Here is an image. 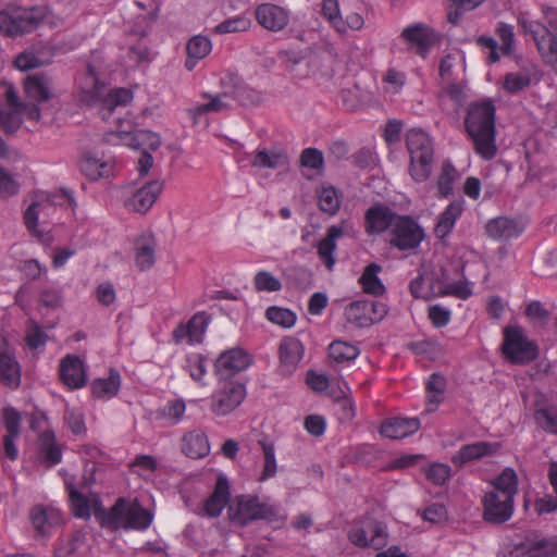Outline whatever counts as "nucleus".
<instances>
[{"instance_id":"obj_3","label":"nucleus","mask_w":557,"mask_h":557,"mask_svg":"<svg viewBox=\"0 0 557 557\" xmlns=\"http://www.w3.org/2000/svg\"><path fill=\"white\" fill-rule=\"evenodd\" d=\"M518 493V476L513 469L506 468L493 482V490L485 493L483 519L492 524L508 521L513 512L515 496Z\"/></svg>"},{"instance_id":"obj_38","label":"nucleus","mask_w":557,"mask_h":557,"mask_svg":"<svg viewBox=\"0 0 557 557\" xmlns=\"http://www.w3.org/2000/svg\"><path fill=\"white\" fill-rule=\"evenodd\" d=\"M39 453L48 466L58 465L62 459L61 448L51 431L44 432L39 437Z\"/></svg>"},{"instance_id":"obj_64","label":"nucleus","mask_w":557,"mask_h":557,"mask_svg":"<svg viewBox=\"0 0 557 557\" xmlns=\"http://www.w3.org/2000/svg\"><path fill=\"white\" fill-rule=\"evenodd\" d=\"M557 556V536L539 537V545L533 557H555Z\"/></svg>"},{"instance_id":"obj_8","label":"nucleus","mask_w":557,"mask_h":557,"mask_svg":"<svg viewBox=\"0 0 557 557\" xmlns=\"http://www.w3.org/2000/svg\"><path fill=\"white\" fill-rule=\"evenodd\" d=\"M228 515L233 522L244 527L258 519L274 521L277 518L278 509L275 506L261 503L258 497L239 495L228 507Z\"/></svg>"},{"instance_id":"obj_57","label":"nucleus","mask_w":557,"mask_h":557,"mask_svg":"<svg viewBox=\"0 0 557 557\" xmlns=\"http://www.w3.org/2000/svg\"><path fill=\"white\" fill-rule=\"evenodd\" d=\"M44 201H34L24 213V223L26 228L36 237L42 238L44 232L38 230V218Z\"/></svg>"},{"instance_id":"obj_31","label":"nucleus","mask_w":557,"mask_h":557,"mask_svg":"<svg viewBox=\"0 0 557 557\" xmlns=\"http://www.w3.org/2000/svg\"><path fill=\"white\" fill-rule=\"evenodd\" d=\"M212 49L211 40L201 35L191 37L186 45L187 59L185 67L193 71L197 62L206 58Z\"/></svg>"},{"instance_id":"obj_35","label":"nucleus","mask_w":557,"mask_h":557,"mask_svg":"<svg viewBox=\"0 0 557 557\" xmlns=\"http://www.w3.org/2000/svg\"><path fill=\"white\" fill-rule=\"evenodd\" d=\"M539 537L540 534L533 530L517 535L512 541L510 555L513 557H533L539 545Z\"/></svg>"},{"instance_id":"obj_24","label":"nucleus","mask_w":557,"mask_h":557,"mask_svg":"<svg viewBox=\"0 0 557 557\" xmlns=\"http://www.w3.org/2000/svg\"><path fill=\"white\" fill-rule=\"evenodd\" d=\"M533 81H539V67L529 62L520 71L507 73L504 77L503 88L509 94H517L528 88Z\"/></svg>"},{"instance_id":"obj_17","label":"nucleus","mask_w":557,"mask_h":557,"mask_svg":"<svg viewBox=\"0 0 557 557\" xmlns=\"http://www.w3.org/2000/svg\"><path fill=\"white\" fill-rule=\"evenodd\" d=\"M24 91L26 98L39 108L42 102L49 101L54 97L53 84L51 77L47 74L38 73L26 77L24 82Z\"/></svg>"},{"instance_id":"obj_12","label":"nucleus","mask_w":557,"mask_h":557,"mask_svg":"<svg viewBox=\"0 0 557 557\" xmlns=\"http://www.w3.org/2000/svg\"><path fill=\"white\" fill-rule=\"evenodd\" d=\"M245 397V385L226 379L222 387L212 396L211 410L218 416H226L235 410Z\"/></svg>"},{"instance_id":"obj_56","label":"nucleus","mask_w":557,"mask_h":557,"mask_svg":"<svg viewBox=\"0 0 557 557\" xmlns=\"http://www.w3.org/2000/svg\"><path fill=\"white\" fill-rule=\"evenodd\" d=\"M341 206L337 191L333 187L323 188L319 194V207L322 211L333 215Z\"/></svg>"},{"instance_id":"obj_61","label":"nucleus","mask_w":557,"mask_h":557,"mask_svg":"<svg viewBox=\"0 0 557 557\" xmlns=\"http://www.w3.org/2000/svg\"><path fill=\"white\" fill-rule=\"evenodd\" d=\"M20 185L2 166H0V197L8 198L18 193Z\"/></svg>"},{"instance_id":"obj_19","label":"nucleus","mask_w":557,"mask_h":557,"mask_svg":"<svg viewBox=\"0 0 557 557\" xmlns=\"http://www.w3.org/2000/svg\"><path fill=\"white\" fill-rule=\"evenodd\" d=\"M52 57L50 47L39 42L17 54L14 64L21 71H29L50 64Z\"/></svg>"},{"instance_id":"obj_16","label":"nucleus","mask_w":557,"mask_h":557,"mask_svg":"<svg viewBox=\"0 0 557 557\" xmlns=\"http://www.w3.org/2000/svg\"><path fill=\"white\" fill-rule=\"evenodd\" d=\"M210 318L206 312H197L187 323H181L173 331L176 344L187 341L189 344L201 343Z\"/></svg>"},{"instance_id":"obj_32","label":"nucleus","mask_w":557,"mask_h":557,"mask_svg":"<svg viewBox=\"0 0 557 557\" xmlns=\"http://www.w3.org/2000/svg\"><path fill=\"white\" fill-rule=\"evenodd\" d=\"M182 451L193 459L207 456L210 451V445L207 436L198 431L185 434L182 440Z\"/></svg>"},{"instance_id":"obj_21","label":"nucleus","mask_w":557,"mask_h":557,"mask_svg":"<svg viewBox=\"0 0 557 557\" xmlns=\"http://www.w3.org/2000/svg\"><path fill=\"white\" fill-rule=\"evenodd\" d=\"M499 448L500 444L497 442H476L463 445L459 451L451 457V462L460 468L467 462L475 461L486 456H493Z\"/></svg>"},{"instance_id":"obj_37","label":"nucleus","mask_w":557,"mask_h":557,"mask_svg":"<svg viewBox=\"0 0 557 557\" xmlns=\"http://www.w3.org/2000/svg\"><path fill=\"white\" fill-rule=\"evenodd\" d=\"M0 382L12 389L21 385V366L15 356L0 359Z\"/></svg>"},{"instance_id":"obj_29","label":"nucleus","mask_w":557,"mask_h":557,"mask_svg":"<svg viewBox=\"0 0 557 557\" xmlns=\"http://www.w3.org/2000/svg\"><path fill=\"white\" fill-rule=\"evenodd\" d=\"M231 497L230 484L224 475H219L211 496L205 504V511L209 517L215 518L221 515Z\"/></svg>"},{"instance_id":"obj_42","label":"nucleus","mask_w":557,"mask_h":557,"mask_svg":"<svg viewBox=\"0 0 557 557\" xmlns=\"http://www.w3.org/2000/svg\"><path fill=\"white\" fill-rule=\"evenodd\" d=\"M4 96H5L7 103L12 109L25 111V115L28 119L34 120L36 122L40 121V119H41L40 109L35 104H29V103L21 101L15 88L12 85L8 86Z\"/></svg>"},{"instance_id":"obj_2","label":"nucleus","mask_w":557,"mask_h":557,"mask_svg":"<svg viewBox=\"0 0 557 557\" xmlns=\"http://www.w3.org/2000/svg\"><path fill=\"white\" fill-rule=\"evenodd\" d=\"M496 108L492 100L472 102L469 104L465 117V127L472 139L475 152L484 160H492L497 152Z\"/></svg>"},{"instance_id":"obj_9","label":"nucleus","mask_w":557,"mask_h":557,"mask_svg":"<svg viewBox=\"0 0 557 557\" xmlns=\"http://www.w3.org/2000/svg\"><path fill=\"white\" fill-rule=\"evenodd\" d=\"M502 352L513 364H527L539 357L536 344L528 341L520 326H506L504 329Z\"/></svg>"},{"instance_id":"obj_58","label":"nucleus","mask_w":557,"mask_h":557,"mask_svg":"<svg viewBox=\"0 0 557 557\" xmlns=\"http://www.w3.org/2000/svg\"><path fill=\"white\" fill-rule=\"evenodd\" d=\"M322 12L323 15L339 33L346 32V24L344 23V20L339 15L337 0H323Z\"/></svg>"},{"instance_id":"obj_5","label":"nucleus","mask_w":557,"mask_h":557,"mask_svg":"<svg viewBox=\"0 0 557 557\" xmlns=\"http://www.w3.org/2000/svg\"><path fill=\"white\" fill-rule=\"evenodd\" d=\"M92 506L94 516L100 525L112 531L120 528L145 530L152 521V515L137 502L128 504L124 498H120L107 511L101 506L99 498H97L94 500Z\"/></svg>"},{"instance_id":"obj_43","label":"nucleus","mask_w":557,"mask_h":557,"mask_svg":"<svg viewBox=\"0 0 557 557\" xmlns=\"http://www.w3.org/2000/svg\"><path fill=\"white\" fill-rule=\"evenodd\" d=\"M345 317L348 322L354 323L358 327L371 325V318L368 317L367 300L350 302L345 309Z\"/></svg>"},{"instance_id":"obj_7","label":"nucleus","mask_w":557,"mask_h":557,"mask_svg":"<svg viewBox=\"0 0 557 557\" xmlns=\"http://www.w3.org/2000/svg\"><path fill=\"white\" fill-rule=\"evenodd\" d=\"M46 15L45 7H10L0 12V32L10 37L30 33L38 27Z\"/></svg>"},{"instance_id":"obj_60","label":"nucleus","mask_w":557,"mask_h":557,"mask_svg":"<svg viewBox=\"0 0 557 557\" xmlns=\"http://www.w3.org/2000/svg\"><path fill=\"white\" fill-rule=\"evenodd\" d=\"M3 422L7 430L5 435L20 436L21 414L12 408L7 407L3 409Z\"/></svg>"},{"instance_id":"obj_63","label":"nucleus","mask_w":557,"mask_h":557,"mask_svg":"<svg viewBox=\"0 0 557 557\" xmlns=\"http://www.w3.org/2000/svg\"><path fill=\"white\" fill-rule=\"evenodd\" d=\"M497 35L502 41V52L504 54H509L512 51L515 44L513 27L509 24L500 23L497 27Z\"/></svg>"},{"instance_id":"obj_14","label":"nucleus","mask_w":557,"mask_h":557,"mask_svg":"<svg viewBox=\"0 0 557 557\" xmlns=\"http://www.w3.org/2000/svg\"><path fill=\"white\" fill-rule=\"evenodd\" d=\"M400 36L410 45V48L414 49L422 58H425L429 49L434 46L438 39L437 34L431 27L422 23L406 27Z\"/></svg>"},{"instance_id":"obj_33","label":"nucleus","mask_w":557,"mask_h":557,"mask_svg":"<svg viewBox=\"0 0 557 557\" xmlns=\"http://www.w3.org/2000/svg\"><path fill=\"white\" fill-rule=\"evenodd\" d=\"M79 169L90 181H97L110 175L111 166L90 151L83 153Z\"/></svg>"},{"instance_id":"obj_23","label":"nucleus","mask_w":557,"mask_h":557,"mask_svg":"<svg viewBox=\"0 0 557 557\" xmlns=\"http://www.w3.org/2000/svg\"><path fill=\"white\" fill-rule=\"evenodd\" d=\"M485 232L494 240L506 242L518 237L523 232V225L515 219L498 216L485 224Z\"/></svg>"},{"instance_id":"obj_11","label":"nucleus","mask_w":557,"mask_h":557,"mask_svg":"<svg viewBox=\"0 0 557 557\" xmlns=\"http://www.w3.org/2000/svg\"><path fill=\"white\" fill-rule=\"evenodd\" d=\"M534 420L546 433L557 435V393L536 392L534 394Z\"/></svg>"},{"instance_id":"obj_41","label":"nucleus","mask_w":557,"mask_h":557,"mask_svg":"<svg viewBox=\"0 0 557 557\" xmlns=\"http://www.w3.org/2000/svg\"><path fill=\"white\" fill-rule=\"evenodd\" d=\"M380 271L381 267L376 263H370L366 267L359 282L367 294L382 296L385 293V286L377 276Z\"/></svg>"},{"instance_id":"obj_1","label":"nucleus","mask_w":557,"mask_h":557,"mask_svg":"<svg viewBox=\"0 0 557 557\" xmlns=\"http://www.w3.org/2000/svg\"><path fill=\"white\" fill-rule=\"evenodd\" d=\"M364 230L370 236L386 233L389 247L401 252L417 250L425 238V232L416 219L398 214L384 203L367 209Z\"/></svg>"},{"instance_id":"obj_6","label":"nucleus","mask_w":557,"mask_h":557,"mask_svg":"<svg viewBox=\"0 0 557 557\" xmlns=\"http://www.w3.org/2000/svg\"><path fill=\"white\" fill-rule=\"evenodd\" d=\"M410 154L409 174L417 183L429 180L434 163V146L430 136L422 129L412 128L406 136Z\"/></svg>"},{"instance_id":"obj_25","label":"nucleus","mask_w":557,"mask_h":557,"mask_svg":"<svg viewBox=\"0 0 557 557\" xmlns=\"http://www.w3.org/2000/svg\"><path fill=\"white\" fill-rule=\"evenodd\" d=\"M548 18V25L542 24V32L547 38L546 52H543L544 62L557 73V11L553 8H547L544 11Z\"/></svg>"},{"instance_id":"obj_13","label":"nucleus","mask_w":557,"mask_h":557,"mask_svg":"<svg viewBox=\"0 0 557 557\" xmlns=\"http://www.w3.org/2000/svg\"><path fill=\"white\" fill-rule=\"evenodd\" d=\"M163 185L160 180L147 182L124 200L125 209L129 212L146 214L161 195Z\"/></svg>"},{"instance_id":"obj_15","label":"nucleus","mask_w":557,"mask_h":557,"mask_svg":"<svg viewBox=\"0 0 557 557\" xmlns=\"http://www.w3.org/2000/svg\"><path fill=\"white\" fill-rule=\"evenodd\" d=\"M251 363L250 356L240 348L224 351L216 360V374L220 380H226L237 372L244 371Z\"/></svg>"},{"instance_id":"obj_10","label":"nucleus","mask_w":557,"mask_h":557,"mask_svg":"<svg viewBox=\"0 0 557 557\" xmlns=\"http://www.w3.org/2000/svg\"><path fill=\"white\" fill-rule=\"evenodd\" d=\"M351 544L358 547L380 549L387 543V532L383 523L364 518L354 523L347 534Z\"/></svg>"},{"instance_id":"obj_27","label":"nucleus","mask_w":557,"mask_h":557,"mask_svg":"<svg viewBox=\"0 0 557 557\" xmlns=\"http://www.w3.org/2000/svg\"><path fill=\"white\" fill-rule=\"evenodd\" d=\"M420 429V420L418 418H392L385 420L380 433L392 440H401Z\"/></svg>"},{"instance_id":"obj_51","label":"nucleus","mask_w":557,"mask_h":557,"mask_svg":"<svg viewBox=\"0 0 557 557\" xmlns=\"http://www.w3.org/2000/svg\"><path fill=\"white\" fill-rule=\"evenodd\" d=\"M265 317L269 321L283 327H292L296 322V314L293 311L275 306L267 309Z\"/></svg>"},{"instance_id":"obj_28","label":"nucleus","mask_w":557,"mask_h":557,"mask_svg":"<svg viewBox=\"0 0 557 557\" xmlns=\"http://www.w3.org/2000/svg\"><path fill=\"white\" fill-rule=\"evenodd\" d=\"M304 356V346L300 341L287 337L280 345L281 369L285 374L295 371Z\"/></svg>"},{"instance_id":"obj_50","label":"nucleus","mask_w":557,"mask_h":557,"mask_svg":"<svg viewBox=\"0 0 557 557\" xmlns=\"http://www.w3.org/2000/svg\"><path fill=\"white\" fill-rule=\"evenodd\" d=\"M260 445L262 447L263 457H264L263 471L261 473L260 481H264L270 478H273L276 474L277 465H276L274 445L271 443H267L264 441H261Z\"/></svg>"},{"instance_id":"obj_55","label":"nucleus","mask_w":557,"mask_h":557,"mask_svg":"<svg viewBox=\"0 0 557 557\" xmlns=\"http://www.w3.org/2000/svg\"><path fill=\"white\" fill-rule=\"evenodd\" d=\"M250 20L245 15H238L228 20H225L215 26L216 34H230L245 32L250 27Z\"/></svg>"},{"instance_id":"obj_48","label":"nucleus","mask_w":557,"mask_h":557,"mask_svg":"<svg viewBox=\"0 0 557 557\" xmlns=\"http://www.w3.org/2000/svg\"><path fill=\"white\" fill-rule=\"evenodd\" d=\"M136 265L140 271L150 269L156 261L154 244L138 243L135 255Z\"/></svg>"},{"instance_id":"obj_20","label":"nucleus","mask_w":557,"mask_h":557,"mask_svg":"<svg viewBox=\"0 0 557 557\" xmlns=\"http://www.w3.org/2000/svg\"><path fill=\"white\" fill-rule=\"evenodd\" d=\"M29 519L36 534L40 536L48 535L53 528L60 525L62 522L60 510L41 505L30 509Z\"/></svg>"},{"instance_id":"obj_45","label":"nucleus","mask_w":557,"mask_h":557,"mask_svg":"<svg viewBox=\"0 0 557 557\" xmlns=\"http://www.w3.org/2000/svg\"><path fill=\"white\" fill-rule=\"evenodd\" d=\"M341 98L348 110H356L370 100V95L358 85H354L352 87L343 89Z\"/></svg>"},{"instance_id":"obj_18","label":"nucleus","mask_w":557,"mask_h":557,"mask_svg":"<svg viewBox=\"0 0 557 557\" xmlns=\"http://www.w3.org/2000/svg\"><path fill=\"white\" fill-rule=\"evenodd\" d=\"M256 20L270 32H281L289 23V11L272 3H262L256 9Z\"/></svg>"},{"instance_id":"obj_53","label":"nucleus","mask_w":557,"mask_h":557,"mask_svg":"<svg viewBox=\"0 0 557 557\" xmlns=\"http://www.w3.org/2000/svg\"><path fill=\"white\" fill-rule=\"evenodd\" d=\"M25 341L30 349H37L47 343L48 335L35 320L30 319L28 321Z\"/></svg>"},{"instance_id":"obj_54","label":"nucleus","mask_w":557,"mask_h":557,"mask_svg":"<svg viewBox=\"0 0 557 557\" xmlns=\"http://www.w3.org/2000/svg\"><path fill=\"white\" fill-rule=\"evenodd\" d=\"M253 285L258 292H278L282 283L269 271H259L253 277Z\"/></svg>"},{"instance_id":"obj_47","label":"nucleus","mask_w":557,"mask_h":557,"mask_svg":"<svg viewBox=\"0 0 557 557\" xmlns=\"http://www.w3.org/2000/svg\"><path fill=\"white\" fill-rule=\"evenodd\" d=\"M457 170L449 162L445 161L442 165L441 174L437 178V188L443 197H447L453 191V183L457 177Z\"/></svg>"},{"instance_id":"obj_62","label":"nucleus","mask_w":557,"mask_h":557,"mask_svg":"<svg viewBox=\"0 0 557 557\" xmlns=\"http://www.w3.org/2000/svg\"><path fill=\"white\" fill-rule=\"evenodd\" d=\"M84 534L82 532L73 533L72 537L62 543L54 552L55 557H67L74 554L84 542Z\"/></svg>"},{"instance_id":"obj_39","label":"nucleus","mask_w":557,"mask_h":557,"mask_svg":"<svg viewBox=\"0 0 557 557\" xmlns=\"http://www.w3.org/2000/svg\"><path fill=\"white\" fill-rule=\"evenodd\" d=\"M121 386L119 371L110 369L108 379H97L91 383L92 394L98 398H111L115 396Z\"/></svg>"},{"instance_id":"obj_46","label":"nucleus","mask_w":557,"mask_h":557,"mask_svg":"<svg viewBox=\"0 0 557 557\" xmlns=\"http://www.w3.org/2000/svg\"><path fill=\"white\" fill-rule=\"evenodd\" d=\"M67 490L74 516L88 519L90 517V503L88 497L78 492L73 485H67Z\"/></svg>"},{"instance_id":"obj_49","label":"nucleus","mask_w":557,"mask_h":557,"mask_svg":"<svg viewBox=\"0 0 557 557\" xmlns=\"http://www.w3.org/2000/svg\"><path fill=\"white\" fill-rule=\"evenodd\" d=\"M21 114H25V111L0 109V127L4 133L12 135L21 127Z\"/></svg>"},{"instance_id":"obj_44","label":"nucleus","mask_w":557,"mask_h":557,"mask_svg":"<svg viewBox=\"0 0 557 557\" xmlns=\"http://www.w3.org/2000/svg\"><path fill=\"white\" fill-rule=\"evenodd\" d=\"M358 355L359 349L346 342L335 341L329 346V356L336 362L354 360Z\"/></svg>"},{"instance_id":"obj_40","label":"nucleus","mask_w":557,"mask_h":557,"mask_svg":"<svg viewBox=\"0 0 557 557\" xmlns=\"http://www.w3.org/2000/svg\"><path fill=\"white\" fill-rule=\"evenodd\" d=\"M285 70L289 72L294 78L302 79L309 74V63L305 58L294 51H282L278 53Z\"/></svg>"},{"instance_id":"obj_4","label":"nucleus","mask_w":557,"mask_h":557,"mask_svg":"<svg viewBox=\"0 0 557 557\" xmlns=\"http://www.w3.org/2000/svg\"><path fill=\"white\" fill-rule=\"evenodd\" d=\"M78 86L79 101L87 106L99 103L103 120H109L117 107H125L133 99L132 91L126 88H116L108 92L106 84L99 81L90 64L87 65Z\"/></svg>"},{"instance_id":"obj_52","label":"nucleus","mask_w":557,"mask_h":557,"mask_svg":"<svg viewBox=\"0 0 557 557\" xmlns=\"http://www.w3.org/2000/svg\"><path fill=\"white\" fill-rule=\"evenodd\" d=\"M518 23L525 34H531L537 50L540 51L541 55L543 57V52H546L545 50V35L542 32V24L539 22H529L528 20L520 17L518 20Z\"/></svg>"},{"instance_id":"obj_30","label":"nucleus","mask_w":557,"mask_h":557,"mask_svg":"<svg viewBox=\"0 0 557 557\" xmlns=\"http://www.w3.org/2000/svg\"><path fill=\"white\" fill-rule=\"evenodd\" d=\"M344 234L343 225H332L327 228L326 236L318 244V256L327 270H332L335 264L336 240Z\"/></svg>"},{"instance_id":"obj_36","label":"nucleus","mask_w":557,"mask_h":557,"mask_svg":"<svg viewBox=\"0 0 557 557\" xmlns=\"http://www.w3.org/2000/svg\"><path fill=\"white\" fill-rule=\"evenodd\" d=\"M287 164V154L277 149L258 150L251 161V165L259 169H278Z\"/></svg>"},{"instance_id":"obj_22","label":"nucleus","mask_w":557,"mask_h":557,"mask_svg":"<svg viewBox=\"0 0 557 557\" xmlns=\"http://www.w3.org/2000/svg\"><path fill=\"white\" fill-rule=\"evenodd\" d=\"M60 377L70 388L83 387L87 382L83 361L77 356H65L60 363Z\"/></svg>"},{"instance_id":"obj_34","label":"nucleus","mask_w":557,"mask_h":557,"mask_svg":"<svg viewBox=\"0 0 557 557\" xmlns=\"http://www.w3.org/2000/svg\"><path fill=\"white\" fill-rule=\"evenodd\" d=\"M462 213V202L453 201L447 208L441 213L438 221L435 225L434 232L441 239L445 238L453 231L457 219Z\"/></svg>"},{"instance_id":"obj_59","label":"nucleus","mask_w":557,"mask_h":557,"mask_svg":"<svg viewBox=\"0 0 557 557\" xmlns=\"http://www.w3.org/2000/svg\"><path fill=\"white\" fill-rule=\"evenodd\" d=\"M301 166L320 171L324 165V158L321 150L317 148H306L300 153Z\"/></svg>"},{"instance_id":"obj_26","label":"nucleus","mask_w":557,"mask_h":557,"mask_svg":"<svg viewBox=\"0 0 557 557\" xmlns=\"http://www.w3.org/2000/svg\"><path fill=\"white\" fill-rule=\"evenodd\" d=\"M250 91L246 88H236L232 95L228 92L218 94L215 96H208L210 100L207 103L197 106V111L200 112H222L232 107V100H238L243 104H247L248 94Z\"/></svg>"}]
</instances>
